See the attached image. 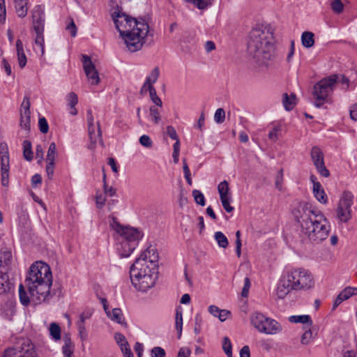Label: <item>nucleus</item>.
<instances>
[{
  "label": "nucleus",
  "instance_id": "63",
  "mask_svg": "<svg viewBox=\"0 0 357 357\" xmlns=\"http://www.w3.org/2000/svg\"><path fill=\"white\" fill-rule=\"evenodd\" d=\"M92 315V312L91 310H86L83 312L79 315V319L77 324H84L85 321L89 319Z\"/></svg>",
  "mask_w": 357,
  "mask_h": 357
},
{
  "label": "nucleus",
  "instance_id": "60",
  "mask_svg": "<svg viewBox=\"0 0 357 357\" xmlns=\"http://www.w3.org/2000/svg\"><path fill=\"white\" fill-rule=\"evenodd\" d=\"M250 285H251L250 280L248 277H246L244 280V286H243L242 291H241V296L243 297L248 296L249 289L250 288Z\"/></svg>",
  "mask_w": 357,
  "mask_h": 357
},
{
  "label": "nucleus",
  "instance_id": "58",
  "mask_svg": "<svg viewBox=\"0 0 357 357\" xmlns=\"http://www.w3.org/2000/svg\"><path fill=\"white\" fill-rule=\"evenodd\" d=\"M312 339V332L310 329L305 331L301 337V343L303 344H307Z\"/></svg>",
  "mask_w": 357,
  "mask_h": 357
},
{
  "label": "nucleus",
  "instance_id": "21",
  "mask_svg": "<svg viewBox=\"0 0 357 357\" xmlns=\"http://www.w3.org/2000/svg\"><path fill=\"white\" fill-rule=\"evenodd\" d=\"M119 245L117 250L121 257H128L134 251L135 248H131V243L122 239H119Z\"/></svg>",
  "mask_w": 357,
  "mask_h": 357
},
{
  "label": "nucleus",
  "instance_id": "4",
  "mask_svg": "<svg viewBox=\"0 0 357 357\" xmlns=\"http://www.w3.org/2000/svg\"><path fill=\"white\" fill-rule=\"evenodd\" d=\"M24 283L31 297L45 301L50 295L52 284L50 267L42 261H36L29 268Z\"/></svg>",
  "mask_w": 357,
  "mask_h": 357
},
{
  "label": "nucleus",
  "instance_id": "20",
  "mask_svg": "<svg viewBox=\"0 0 357 357\" xmlns=\"http://www.w3.org/2000/svg\"><path fill=\"white\" fill-rule=\"evenodd\" d=\"M11 261V252L4 251L0 253V270L3 272V273H8L10 270Z\"/></svg>",
  "mask_w": 357,
  "mask_h": 357
},
{
  "label": "nucleus",
  "instance_id": "25",
  "mask_svg": "<svg viewBox=\"0 0 357 357\" xmlns=\"http://www.w3.org/2000/svg\"><path fill=\"white\" fill-rule=\"evenodd\" d=\"M282 104L286 110L290 111L293 109L296 104V96L294 93H291L289 96L287 93L282 95Z\"/></svg>",
  "mask_w": 357,
  "mask_h": 357
},
{
  "label": "nucleus",
  "instance_id": "7",
  "mask_svg": "<svg viewBox=\"0 0 357 357\" xmlns=\"http://www.w3.org/2000/svg\"><path fill=\"white\" fill-rule=\"evenodd\" d=\"M109 225L120 235L121 239L131 243V248H136L143 236L142 233L139 229L121 225L114 216H109Z\"/></svg>",
  "mask_w": 357,
  "mask_h": 357
},
{
  "label": "nucleus",
  "instance_id": "38",
  "mask_svg": "<svg viewBox=\"0 0 357 357\" xmlns=\"http://www.w3.org/2000/svg\"><path fill=\"white\" fill-rule=\"evenodd\" d=\"M218 192L220 197H229V183L227 181L220 182L218 186Z\"/></svg>",
  "mask_w": 357,
  "mask_h": 357
},
{
  "label": "nucleus",
  "instance_id": "43",
  "mask_svg": "<svg viewBox=\"0 0 357 357\" xmlns=\"http://www.w3.org/2000/svg\"><path fill=\"white\" fill-rule=\"evenodd\" d=\"M192 196L195 199V202L197 204L202 206H204L205 205V204H206L205 198H204L203 193L200 190H194L192 191Z\"/></svg>",
  "mask_w": 357,
  "mask_h": 357
},
{
  "label": "nucleus",
  "instance_id": "35",
  "mask_svg": "<svg viewBox=\"0 0 357 357\" xmlns=\"http://www.w3.org/2000/svg\"><path fill=\"white\" fill-rule=\"evenodd\" d=\"M19 296L20 303L24 306H28L30 303V298L24 289V285L22 284L19 286Z\"/></svg>",
  "mask_w": 357,
  "mask_h": 357
},
{
  "label": "nucleus",
  "instance_id": "45",
  "mask_svg": "<svg viewBox=\"0 0 357 357\" xmlns=\"http://www.w3.org/2000/svg\"><path fill=\"white\" fill-rule=\"evenodd\" d=\"M225 119V112L222 108L218 109L214 114V121L217 123H222Z\"/></svg>",
  "mask_w": 357,
  "mask_h": 357
},
{
  "label": "nucleus",
  "instance_id": "46",
  "mask_svg": "<svg viewBox=\"0 0 357 357\" xmlns=\"http://www.w3.org/2000/svg\"><path fill=\"white\" fill-rule=\"evenodd\" d=\"M220 200L222 204V206L224 209L228 212L231 213L234 211V207L230 206V201H231V197H220Z\"/></svg>",
  "mask_w": 357,
  "mask_h": 357
},
{
  "label": "nucleus",
  "instance_id": "32",
  "mask_svg": "<svg viewBox=\"0 0 357 357\" xmlns=\"http://www.w3.org/2000/svg\"><path fill=\"white\" fill-rule=\"evenodd\" d=\"M175 328L178 333V337L180 338L182 334L183 328V312L178 309H177L176 312Z\"/></svg>",
  "mask_w": 357,
  "mask_h": 357
},
{
  "label": "nucleus",
  "instance_id": "9",
  "mask_svg": "<svg viewBox=\"0 0 357 357\" xmlns=\"http://www.w3.org/2000/svg\"><path fill=\"white\" fill-rule=\"evenodd\" d=\"M289 278L292 282L294 290H307L311 289L314 284L313 277L309 271L304 268L292 269L288 272Z\"/></svg>",
  "mask_w": 357,
  "mask_h": 357
},
{
  "label": "nucleus",
  "instance_id": "62",
  "mask_svg": "<svg viewBox=\"0 0 357 357\" xmlns=\"http://www.w3.org/2000/svg\"><path fill=\"white\" fill-rule=\"evenodd\" d=\"M105 201H106V199H105V197L104 195H102V194H99V195L97 194L96 195V206L98 208H102L103 207V206L105 204Z\"/></svg>",
  "mask_w": 357,
  "mask_h": 357
},
{
  "label": "nucleus",
  "instance_id": "53",
  "mask_svg": "<svg viewBox=\"0 0 357 357\" xmlns=\"http://www.w3.org/2000/svg\"><path fill=\"white\" fill-rule=\"evenodd\" d=\"M357 353V346L355 345L354 347L349 349H347V347H344L343 349V357H356Z\"/></svg>",
  "mask_w": 357,
  "mask_h": 357
},
{
  "label": "nucleus",
  "instance_id": "34",
  "mask_svg": "<svg viewBox=\"0 0 357 357\" xmlns=\"http://www.w3.org/2000/svg\"><path fill=\"white\" fill-rule=\"evenodd\" d=\"M214 238L220 248L225 249L228 246V239L222 231H216L214 234Z\"/></svg>",
  "mask_w": 357,
  "mask_h": 357
},
{
  "label": "nucleus",
  "instance_id": "19",
  "mask_svg": "<svg viewBox=\"0 0 357 357\" xmlns=\"http://www.w3.org/2000/svg\"><path fill=\"white\" fill-rule=\"evenodd\" d=\"M19 349L18 357H36V351L30 340H24Z\"/></svg>",
  "mask_w": 357,
  "mask_h": 357
},
{
  "label": "nucleus",
  "instance_id": "22",
  "mask_svg": "<svg viewBox=\"0 0 357 357\" xmlns=\"http://www.w3.org/2000/svg\"><path fill=\"white\" fill-rule=\"evenodd\" d=\"M107 316L113 321L124 326H127L126 322L124 321L123 314L120 308H114L112 311H108Z\"/></svg>",
  "mask_w": 357,
  "mask_h": 357
},
{
  "label": "nucleus",
  "instance_id": "57",
  "mask_svg": "<svg viewBox=\"0 0 357 357\" xmlns=\"http://www.w3.org/2000/svg\"><path fill=\"white\" fill-rule=\"evenodd\" d=\"M165 351L160 347H155L151 350V357H165Z\"/></svg>",
  "mask_w": 357,
  "mask_h": 357
},
{
  "label": "nucleus",
  "instance_id": "50",
  "mask_svg": "<svg viewBox=\"0 0 357 357\" xmlns=\"http://www.w3.org/2000/svg\"><path fill=\"white\" fill-rule=\"evenodd\" d=\"M120 347L123 357H134L128 343H121Z\"/></svg>",
  "mask_w": 357,
  "mask_h": 357
},
{
  "label": "nucleus",
  "instance_id": "56",
  "mask_svg": "<svg viewBox=\"0 0 357 357\" xmlns=\"http://www.w3.org/2000/svg\"><path fill=\"white\" fill-rule=\"evenodd\" d=\"M139 143L141 144V145L146 148L151 147L153 144L149 136L146 135H143L142 136L140 137Z\"/></svg>",
  "mask_w": 357,
  "mask_h": 357
},
{
  "label": "nucleus",
  "instance_id": "23",
  "mask_svg": "<svg viewBox=\"0 0 357 357\" xmlns=\"http://www.w3.org/2000/svg\"><path fill=\"white\" fill-rule=\"evenodd\" d=\"M16 50L19 66L23 68L26 64V57L24 52L22 42L20 39L16 41Z\"/></svg>",
  "mask_w": 357,
  "mask_h": 357
},
{
  "label": "nucleus",
  "instance_id": "11",
  "mask_svg": "<svg viewBox=\"0 0 357 357\" xmlns=\"http://www.w3.org/2000/svg\"><path fill=\"white\" fill-rule=\"evenodd\" d=\"M353 199L354 195L351 192H343L337 208V217L340 222H347L351 218Z\"/></svg>",
  "mask_w": 357,
  "mask_h": 357
},
{
  "label": "nucleus",
  "instance_id": "55",
  "mask_svg": "<svg viewBox=\"0 0 357 357\" xmlns=\"http://www.w3.org/2000/svg\"><path fill=\"white\" fill-rule=\"evenodd\" d=\"M241 231H237L236 232V252L238 257H241Z\"/></svg>",
  "mask_w": 357,
  "mask_h": 357
},
{
  "label": "nucleus",
  "instance_id": "37",
  "mask_svg": "<svg viewBox=\"0 0 357 357\" xmlns=\"http://www.w3.org/2000/svg\"><path fill=\"white\" fill-rule=\"evenodd\" d=\"M148 89L152 102L155 103L156 106L161 107L162 106V102L158 96L155 89L153 86H149Z\"/></svg>",
  "mask_w": 357,
  "mask_h": 357
},
{
  "label": "nucleus",
  "instance_id": "39",
  "mask_svg": "<svg viewBox=\"0 0 357 357\" xmlns=\"http://www.w3.org/2000/svg\"><path fill=\"white\" fill-rule=\"evenodd\" d=\"M50 333L54 340H59L61 339V328L57 324L52 323L50 324Z\"/></svg>",
  "mask_w": 357,
  "mask_h": 357
},
{
  "label": "nucleus",
  "instance_id": "33",
  "mask_svg": "<svg viewBox=\"0 0 357 357\" xmlns=\"http://www.w3.org/2000/svg\"><path fill=\"white\" fill-rule=\"evenodd\" d=\"M33 30L36 35V39H35L36 45H38L40 48L41 53H42V54H43L44 52H45L44 36H43L44 29H40V31H38V29H33Z\"/></svg>",
  "mask_w": 357,
  "mask_h": 357
},
{
  "label": "nucleus",
  "instance_id": "42",
  "mask_svg": "<svg viewBox=\"0 0 357 357\" xmlns=\"http://www.w3.org/2000/svg\"><path fill=\"white\" fill-rule=\"evenodd\" d=\"M56 153V146L54 142H52L50 144L47 154V162H54L55 160V155Z\"/></svg>",
  "mask_w": 357,
  "mask_h": 357
},
{
  "label": "nucleus",
  "instance_id": "12",
  "mask_svg": "<svg viewBox=\"0 0 357 357\" xmlns=\"http://www.w3.org/2000/svg\"><path fill=\"white\" fill-rule=\"evenodd\" d=\"M1 184L8 186L9 183V154L6 143L0 144Z\"/></svg>",
  "mask_w": 357,
  "mask_h": 357
},
{
  "label": "nucleus",
  "instance_id": "10",
  "mask_svg": "<svg viewBox=\"0 0 357 357\" xmlns=\"http://www.w3.org/2000/svg\"><path fill=\"white\" fill-rule=\"evenodd\" d=\"M318 213L320 212L315 211L310 204L304 202H297L292 209V215L299 223L301 229L304 227L305 223H310Z\"/></svg>",
  "mask_w": 357,
  "mask_h": 357
},
{
  "label": "nucleus",
  "instance_id": "15",
  "mask_svg": "<svg viewBox=\"0 0 357 357\" xmlns=\"http://www.w3.org/2000/svg\"><path fill=\"white\" fill-rule=\"evenodd\" d=\"M33 29H45V8L41 5H36L31 10Z\"/></svg>",
  "mask_w": 357,
  "mask_h": 357
},
{
  "label": "nucleus",
  "instance_id": "54",
  "mask_svg": "<svg viewBox=\"0 0 357 357\" xmlns=\"http://www.w3.org/2000/svg\"><path fill=\"white\" fill-rule=\"evenodd\" d=\"M54 162H47L46 173L48 179L52 180L54 176Z\"/></svg>",
  "mask_w": 357,
  "mask_h": 357
},
{
  "label": "nucleus",
  "instance_id": "49",
  "mask_svg": "<svg viewBox=\"0 0 357 357\" xmlns=\"http://www.w3.org/2000/svg\"><path fill=\"white\" fill-rule=\"evenodd\" d=\"M38 126L40 131L43 134H46L49 130V126L45 117H41L39 119Z\"/></svg>",
  "mask_w": 357,
  "mask_h": 357
},
{
  "label": "nucleus",
  "instance_id": "59",
  "mask_svg": "<svg viewBox=\"0 0 357 357\" xmlns=\"http://www.w3.org/2000/svg\"><path fill=\"white\" fill-rule=\"evenodd\" d=\"M6 10L5 0H0V22L4 23L6 21Z\"/></svg>",
  "mask_w": 357,
  "mask_h": 357
},
{
  "label": "nucleus",
  "instance_id": "41",
  "mask_svg": "<svg viewBox=\"0 0 357 357\" xmlns=\"http://www.w3.org/2000/svg\"><path fill=\"white\" fill-rule=\"evenodd\" d=\"M222 349L227 357H232V346L228 337L223 338Z\"/></svg>",
  "mask_w": 357,
  "mask_h": 357
},
{
  "label": "nucleus",
  "instance_id": "16",
  "mask_svg": "<svg viewBox=\"0 0 357 357\" xmlns=\"http://www.w3.org/2000/svg\"><path fill=\"white\" fill-rule=\"evenodd\" d=\"M30 102L28 97H24L20 110V127L25 130H30Z\"/></svg>",
  "mask_w": 357,
  "mask_h": 357
},
{
  "label": "nucleus",
  "instance_id": "31",
  "mask_svg": "<svg viewBox=\"0 0 357 357\" xmlns=\"http://www.w3.org/2000/svg\"><path fill=\"white\" fill-rule=\"evenodd\" d=\"M23 157L27 161H31L33 158L31 142L29 140L23 142Z\"/></svg>",
  "mask_w": 357,
  "mask_h": 357
},
{
  "label": "nucleus",
  "instance_id": "52",
  "mask_svg": "<svg viewBox=\"0 0 357 357\" xmlns=\"http://www.w3.org/2000/svg\"><path fill=\"white\" fill-rule=\"evenodd\" d=\"M283 182V169H280L275 177V188L279 190H282Z\"/></svg>",
  "mask_w": 357,
  "mask_h": 357
},
{
  "label": "nucleus",
  "instance_id": "36",
  "mask_svg": "<svg viewBox=\"0 0 357 357\" xmlns=\"http://www.w3.org/2000/svg\"><path fill=\"white\" fill-rule=\"evenodd\" d=\"M339 295L342 298L344 301L349 299L352 296L357 295V288L347 287L344 288Z\"/></svg>",
  "mask_w": 357,
  "mask_h": 357
},
{
  "label": "nucleus",
  "instance_id": "3",
  "mask_svg": "<svg viewBox=\"0 0 357 357\" xmlns=\"http://www.w3.org/2000/svg\"><path fill=\"white\" fill-rule=\"evenodd\" d=\"M248 52L259 66H268L275 56L273 32L267 27L258 26L250 33Z\"/></svg>",
  "mask_w": 357,
  "mask_h": 357
},
{
  "label": "nucleus",
  "instance_id": "6",
  "mask_svg": "<svg viewBox=\"0 0 357 357\" xmlns=\"http://www.w3.org/2000/svg\"><path fill=\"white\" fill-rule=\"evenodd\" d=\"M329 231L327 218L321 213H318L310 223L304 224V227L301 229V235L303 239L319 243L328 237Z\"/></svg>",
  "mask_w": 357,
  "mask_h": 357
},
{
  "label": "nucleus",
  "instance_id": "47",
  "mask_svg": "<svg viewBox=\"0 0 357 357\" xmlns=\"http://www.w3.org/2000/svg\"><path fill=\"white\" fill-rule=\"evenodd\" d=\"M331 8L336 13H341L343 11L344 5L340 0H333L331 3Z\"/></svg>",
  "mask_w": 357,
  "mask_h": 357
},
{
  "label": "nucleus",
  "instance_id": "29",
  "mask_svg": "<svg viewBox=\"0 0 357 357\" xmlns=\"http://www.w3.org/2000/svg\"><path fill=\"white\" fill-rule=\"evenodd\" d=\"M301 42L305 47H312L314 44V33L310 31H304L301 36Z\"/></svg>",
  "mask_w": 357,
  "mask_h": 357
},
{
  "label": "nucleus",
  "instance_id": "1",
  "mask_svg": "<svg viewBox=\"0 0 357 357\" xmlns=\"http://www.w3.org/2000/svg\"><path fill=\"white\" fill-rule=\"evenodd\" d=\"M112 17L128 51L135 52L141 50L149 31L146 20L142 17H132L120 11L114 12Z\"/></svg>",
  "mask_w": 357,
  "mask_h": 357
},
{
  "label": "nucleus",
  "instance_id": "40",
  "mask_svg": "<svg viewBox=\"0 0 357 357\" xmlns=\"http://www.w3.org/2000/svg\"><path fill=\"white\" fill-rule=\"evenodd\" d=\"M160 75V70L158 67H155L151 73L150 75L148 76L146 79L145 82L148 84L149 86H153V84L155 83Z\"/></svg>",
  "mask_w": 357,
  "mask_h": 357
},
{
  "label": "nucleus",
  "instance_id": "28",
  "mask_svg": "<svg viewBox=\"0 0 357 357\" xmlns=\"http://www.w3.org/2000/svg\"><path fill=\"white\" fill-rule=\"evenodd\" d=\"M289 320L291 323H302L306 324L307 326L312 325V321L310 315H293L289 317Z\"/></svg>",
  "mask_w": 357,
  "mask_h": 357
},
{
  "label": "nucleus",
  "instance_id": "26",
  "mask_svg": "<svg viewBox=\"0 0 357 357\" xmlns=\"http://www.w3.org/2000/svg\"><path fill=\"white\" fill-rule=\"evenodd\" d=\"M27 1L15 0V8L19 17H24L27 15Z\"/></svg>",
  "mask_w": 357,
  "mask_h": 357
},
{
  "label": "nucleus",
  "instance_id": "2",
  "mask_svg": "<svg viewBox=\"0 0 357 357\" xmlns=\"http://www.w3.org/2000/svg\"><path fill=\"white\" fill-rule=\"evenodd\" d=\"M159 256L157 250L149 247L137 258L130 269L132 285L140 291H146L155 283Z\"/></svg>",
  "mask_w": 357,
  "mask_h": 357
},
{
  "label": "nucleus",
  "instance_id": "8",
  "mask_svg": "<svg viewBox=\"0 0 357 357\" xmlns=\"http://www.w3.org/2000/svg\"><path fill=\"white\" fill-rule=\"evenodd\" d=\"M251 324L260 333L275 334L282 330L275 320L267 318L260 312H255L250 317Z\"/></svg>",
  "mask_w": 357,
  "mask_h": 357
},
{
  "label": "nucleus",
  "instance_id": "14",
  "mask_svg": "<svg viewBox=\"0 0 357 357\" xmlns=\"http://www.w3.org/2000/svg\"><path fill=\"white\" fill-rule=\"evenodd\" d=\"M82 63L84 72L87 77L91 81L92 84H98L100 82L98 73L91 58L85 54L82 55Z\"/></svg>",
  "mask_w": 357,
  "mask_h": 357
},
{
  "label": "nucleus",
  "instance_id": "64",
  "mask_svg": "<svg viewBox=\"0 0 357 357\" xmlns=\"http://www.w3.org/2000/svg\"><path fill=\"white\" fill-rule=\"evenodd\" d=\"M17 352H19V350L17 348H9L5 350L2 357H15Z\"/></svg>",
  "mask_w": 357,
  "mask_h": 357
},
{
  "label": "nucleus",
  "instance_id": "61",
  "mask_svg": "<svg viewBox=\"0 0 357 357\" xmlns=\"http://www.w3.org/2000/svg\"><path fill=\"white\" fill-rule=\"evenodd\" d=\"M185 2L192 3L199 10H205L207 8V4L201 0H184Z\"/></svg>",
  "mask_w": 357,
  "mask_h": 357
},
{
  "label": "nucleus",
  "instance_id": "44",
  "mask_svg": "<svg viewBox=\"0 0 357 357\" xmlns=\"http://www.w3.org/2000/svg\"><path fill=\"white\" fill-rule=\"evenodd\" d=\"M150 115L153 118L154 123L158 124L160 121V113L155 106H151L149 108Z\"/></svg>",
  "mask_w": 357,
  "mask_h": 357
},
{
  "label": "nucleus",
  "instance_id": "27",
  "mask_svg": "<svg viewBox=\"0 0 357 357\" xmlns=\"http://www.w3.org/2000/svg\"><path fill=\"white\" fill-rule=\"evenodd\" d=\"M11 286L12 284L9 280L8 273H3L0 270V295L8 291Z\"/></svg>",
  "mask_w": 357,
  "mask_h": 357
},
{
  "label": "nucleus",
  "instance_id": "24",
  "mask_svg": "<svg viewBox=\"0 0 357 357\" xmlns=\"http://www.w3.org/2000/svg\"><path fill=\"white\" fill-rule=\"evenodd\" d=\"M313 194L320 203L324 204L327 203L328 197L321 183H315L314 187H313Z\"/></svg>",
  "mask_w": 357,
  "mask_h": 357
},
{
  "label": "nucleus",
  "instance_id": "48",
  "mask_svg": "<svg viewBox=\"0 0 357 357\" xmlns=\"http://www.w3.org/2000/svg\"><path fill=\"white\" fill-rule=\"evenodd\" d=\"M68 105L70 107H75L78 102V98L76 93L70 92L67 96Z\"/></svg>",
  "mask_w": 357,
  "mask_h": 357
},
{
  "label": "nucleus",
  "instance_id": "51",
  "mask_svg": "<svg viewBox=\"0 0 357 357\" xmlns=\"http://www.w3.org/2000/svg\"><path fill=\"white\" fill-rule=\"evenodd\" d=\"M77 326L81 340H86L88 337V333L85 328V325L82 324H77Z\"/></svg>",
  "mask_w": 357,
  "mask_h": 357
},
{
  "label": "nucleus",
  "instance_id": "17",
  "mask_svg": "<svg viewBox=\"0 0 357 357\" xmlns=\"http://www.w3.org/2000/svg\"><path fill=\"white\" fill-rule=\"evenodd\" d=\"M292 282L289 278V274L287 273L280 280L278 284L276 294L278 298H284L291 290H294L292 287Z\"/></svg>",
  "mask_w": 357,
  "mask_h": 357
},
{
  "label": "nucleus",
  "instance_id": "30",
  "mask_svg": "<svg viewBox=\"0 0 357 357\" xmlns=\"http://www.w3.org/2000/svg\"><path fill=\"white\" fill-rule=\"evenodd\" d=\"M74 351V344L70 338L66 337L64 344L62 347V352L64 357H72Z\"/></svg>",
  "mask_w": 357,
  "mask_h": 357
},
{
  "label": "nucleus",
  "instance_id": "5",
  "mask_svg": "<svg viewBox=\"0 0 357 357\" xmlns=\"http://www.w3.org/2000/svg\"><path fill=\"white\" fill-rule=\"evenodd\" d=\"M337 82L345 85L347 89L349 79L344 75L333 74L326 77L317 82L313 87L312 96L314 99V105L321 107L327 101L328 96L333 92Z\"/></svg>",
  "mask_w": 357,
  "mask_h": 357
},
{
  "label": "nucleus",
  "instance_id": "13",
  "mask_svg": "<svg viewBox=\"0 0 357 357\" xmlns=\"http://www.w3.org/2000/svg\"><path fill=\"white\" fill-rule=\"evenodd\" d=\"M311 158L317 172L324 177H328L329 171L324 165V154L321 150L317 146H313L310 153Z\"/></svg>",
  "mask_w": 357,
  "mask_h": 357
},
{
  "label": "nucleus",
  "instance_id": "18",
  "mask_svg": "<svg viewBox=\"0 0 357 357\" xmlns=\"http://www.w3.org/2000/svg\"><path fill=\"white\" fill-rule=\"evenodd\" d=\"M88 131H89V137L91 141V144L89 146L90 149H93L95 145L96 144L98 141H100L102 142L101 139V130L100 127V124L98 122L97 126L96 125H91L88 126Z\"/></svg>",
  "mask_w": 357,
  "mask_h": 357
}]
</instances>
